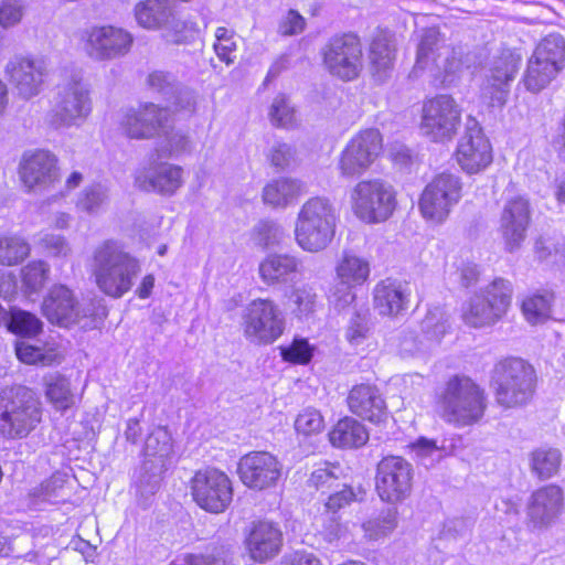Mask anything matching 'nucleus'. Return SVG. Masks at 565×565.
<instances>
[{
	"label": "nucleus",
	"instance_id": "1",
	"mask_svg": "<svg viewBox=\"0 0 565 565\" xmlns=\"http://www.w3.org/2000/svg\"><path fill=\"white\" fill-rule=\"evenodd\" d=\"M140 273V262L115 241H106L94 250L92 275L97 288L110 298L119 299L130 291Z\"/></svg>",
	"mask_w": 565,
	"mask_h": 565
},
{
	"label": "nucleus",
	"instance_id": "2",
	"mask_svg": "<svg viewBox=\"0 0 565 565\" xmlns=\"http://www.w3.org/2000/svg\"><path fill=\"white\" fill-rule=\"evenodd\" d=\"M440 417L456 427L478 423L484 415L488 401L484 390L465 375L451 376L437 397Z\"/></svg>",
	"mask_w": 565,
	"mask_h": 565
},
{
	"label": "nucleus",
	"instance_id": "3",
	"mask_svg": "<svg viewBox=\"0 0 565 565\" xmlns=\"http://www.w3.org/2000/svg\"><path fill=\"white\" fill-rule=\"evenodd\" d=\"M339 212L326 196L308 199L300 207L295 222V241L305 252L324 250L335 235Z\"/></svg>",
	"mask_w": 565,
	"mask_h": 565
},
{
	"label": "nucleus",
	"instance_id": "4",
	"mask_svg": "<svg viewBox=\"0 0 565 565\" xmlns=\"http://www.w3.org/2000/svg\"><path fill=\"white\" fill-rule=\"evenodd\" d=\"M41 418V402L29 387L15 385L0 392V435L3 438L28 437Z\"/></svg>",
	"mask_w": 565,
	"mask_h": 565
},
{
	"label": "nucleus",
	"instance_id": "5",
	"mask_svg": "<svg viewBox=\"0 0 565 565\" xmlns=\"http://www.w3.org/2000/svg\"><path fill=\"white\" fill-rule=\"evenodd\" d=\"M535 374L524 360L509 358L499 361L491 375L497 403L504 408L525 405L534 393Z\"/></svg>",
	"mask_w": 565,
	"mask_h": 565
},
{
	"label": "nucleus",
	"instance_id": "6",
	"mask_svg": "<svg viewBox=\"0 0 565 565\" xmlns=\"http://www.w3.org/2000/svg\"><path fill=\"white\" fill-rule=\"evenodd\" d=\"M354 215L366 224L386 221L396 207V191L387 181L374 178L359 181L350 192Z\"/></svg>",
	"mask_w": 565,
	"mask_h": 565
},
{
	"label": "nucleus",
	"instance_id": "7",
	"mask_svg": "<svg viewBox=\"0 0 565 565\" xmlns=\"http://www.w3.org/2000/svg\"><path fill=\"white\" fill-rule=\"evenodd\" d=\"M520 64V54L511 50H503L494 55L484 68L479 90L480 99L491 108H503Z\"/></svg>",
	"mask_w": 565,
	"mask_h": 565
},
{
	"label": "nucleus",
	"instance_id": "8",
	"mask_svg": "<svg viewBox=\"0 0 565 565\" xmlns=\"http://www.w3.org/2000/svg\"><path fill=\"white\" fill-rule=\"evenodd\" d=\"M511 296L510 281L502 278L493 280L483 292L470 298L462 312L465 323L473 328L494 324L505 315Z\"/></svg>",
	"mask_w": 565,
	"mask_h": 565
},
{
	"label": "nucleus",
	"instance_id": "9",
	"mask_svg": "<svg viewBox=\"0 0 565 565\" xmlns=\"http://www.w3.org/2000/svg\"><path fill=\"white\" fill-rule=\"evenodd\" d=\"M461 122V108L449 95H437L424 102L419 130L434 142L451 140Z\"/></svg>",
	"mask_w": 565,
	"mask_h": 565
},
{
	"label": "nucleus",
	"instance_id": "10",
	"mask_svg": "<svg viewBox=\"0 0 565 565\" xmlns=\"http://www.w3.org/2000/svg\"><path fill=\"white\" fill-rule=\"evenodd\" d=\"M461 190L458 175L447 172L437 174L420 195L419 210L423 217L436 224L445 222L460 201Z\"/></svg>",
	"mask_w": 565,
	"mask_h": 565
},
{
	"label": "nucleus",
	"instance_id": "11",
	"mask_svg": "<svg viewBox=\"0 0 565 565\" xmlns=\"http://www.w3.org/2000/svg\"><path fill=\"white\" fill-rule=\"evenodd\" d=\"M383 149L380 131L367 128L355 134L340 153L338 168L343 177H359L366 172Z\"/></svg>",
	"mask_w": 565,
	"mask_h": 565
},
{
	"label": "nucleus",
	"instance_id": "12",
	"mask_svg": "<svg viewBox=\"0 0 565 565\" xmlns=\"http://www.w3.org/2000/svg\"><path fill=\"white\" fill-rule=\"evenodd\" d=\"M413 467L399 456L383 457L375 473V490L387 503H398L409 497L413 486Z\"/></svg>",
	"mask_w": 565,
	"mask_h": 565
},
{
	"label": "nucleus",
	"instance_id": "13",
	"mask_svg": "<svg viewBox=\"0 0 565 565\" xmlns=\"http://www.w3.org/2000/svg\"><path fill=\"white\" fill-rule=\"evenodd\" d=\"M329 73L343 81L355 79L363 68L362 45L352 33L333 36L322 50Z\"/></svg>",
	"mask_w": 565,
	"mask_h": 565
},
{
	"label": "nucleus",
	"instance_id": "14",
	"mask_svg": "<svg viewBox=\"0 0 565 565\" xmlns=\"http://www.w3.org/2000/svg\"><path fill=\"white\" fill-rule=\"evenodd\" d=\"M191 493L199 507L212 513L223 512L233 499L227 475L212 468L195 472L191 479Z\"/></svg>",
	"mask_w": 565,
	"mask_h": 565
},
{
	"label": "nucleus",
	"instance_id": "15",
	"mask_svg": "<svg viewBox=\"0 0 565 565\" xmlns=\"http://www.w3.org/2000/svg\"><path fill=\"white\" fill-rule=\"evenodd\" d=\"M245 335L253 342L270 343L282 334L284 317L269 299H255L243 316Z\"/></svg>",
	"mask_w": 565,
	"mask_h": 565
},
{
	"label": "nucleus",
	"instance_id": "16",
	"mask_svg": "<svg viewBox=\"0 0 565 565\" xmlns=\"http://www.w3.org/2000/svg\"><path fill=\"white\" fill-rule=\"evenodd\" d=\"M282 465L267 451H250L244 455L237 466L242 482L253 490L275 487L281 477Z\"/></svg>",
	"mask_w": 565,
	"mask_h": 565
},
{
	"label": "nucleus",
	"instance_id": "17",
	"mask_svg": "<svg viewBox=\"0 0 565 565\" xmlns=\"http://www.w3.org/2000/svg\"><path fill=\"white\" fill-rule=\"evenodd\" d=\"M19 97L30 99L42 90L47 75L45 62L41 58L14 56L4 68Z\"/></svg>",
	"mask_w": 565,
	"mask_h": 565
},
{
	"label": "nucleus",
	"instance_id": "18",
	"mask_svg": "<svg viewBox=\"0 0 565 565\" xmlns=\"http://www.w3.org/2000/svg\"><path fill=\"white\" fill-rule=\"evenodd\" d=\"M19 175L29 191H42L60 179L57 159L45 150L25 152L19 164Z\"/></svg>",
	"mask_w": 565,
	"mask_h": 565
},
{
	"label": "nucleus",
	"instance_id": "19",
	"mask_svg": "<svg viewBox=\"0 0 565 565\" xmlns=\"http://www.w3.org/2000/svg\"><path fill=\"white\" fill-rule=\"evenodd\" d=\"M456 159L460 168L469 174L484 170L492 162V147L475 120L458 142Z\"/></svg>",
	"mask_w": 565,
	"mask_h": 565
},
{
	"label": "nucleus",
	"instance_id": "20",
	"mask_svg": "<svg viewBox=\"0 0 565 565\" xmlns=\"http://www.w3.org/2000/svg\"><path fill=\"white\" fill-rule=\"evenodd\" d=\"M564 509V495L559 487L548 484L535 490L529 498L526 518L534 530L550 527L559 518Z\"/></svg>",
	"mask_w": 565,
	"mask_h": 565
},
{
	"label": "nucleus",
	"instance_id": "21",
	"mask_svg": "<svg viewBox=\"0 0 565 565\" xmlns=\"http://www.w3.org/2000/svg\"><path fill=\"white\" fill-rule=\"evenodd\" d=\"M416 67L425 68L430 62L446 73L459 71L461 62L454 56L455 52L445 45L437 28H426L418 32Z\"/></svg>",
	"mask_w": 565,
	"mask_h": 565
},
{
	"label": "nucleus",
	"instance_id": "22",
	"mask_svg": "<svg viewBox=\"0 0 565 565\" xmlns=\"http://www.w3.org/2000/svg\"><path fill=\"white\" fill-rule=\"evenodd\" d=\"M169 120L170 111L168 108L147 104L137 110H128L121 120V126L128 137L146 139L156 136L160 131L167 134Z\"/></svg>",
	"mask_w": 565,
	"mask_h": 565
},
{
	"label": "nucleus",
	"instance_id": "23",
	"mask_svg": "<svg viewBox=\"0 0 565 565\" xmlns=\"http://www.w3.org/2000/svg\"><path fill=\"white\" fill-rule=\"evenodd\" d=\"M530 215V204L525 198L515 196L505 202L501 213L500 231L509 252L520 248L525 239Z\"/></svg>",
	"mask_w": 565,
	"mask_h": 565
},
{
	"label": "nucleus",
	"instance_id": "24",
	"mask_svg": "<svg viewBox=\"0 0 565 565\" xmlns=\"http://www.w3.org/2000/svg\"><path fill=\"white\" fill-rule=\"evenodd\" d=\"M135 184L145 192L172 195L183 184V169L168 162L153 163L137 171Z\"/></svg>",
	"mask_w": 565,
	"mask_h": 565
},
{
	"label": "nucleus",
	"instance_id": "25",
	"mask_svg": "<svg viewBox=\"0 0 565 565\" xmlns=\"http://www.w3.org/2000/svg\"><path fill=\"white\" fill-rule=\"evenodd\" d=\"M132 44V36L114 26L93 28L86 33V51L96 60H109L126 54Z\"/></svg>",
	"mask_w": 565,
	"mask_h": 565
},
{
	"label": "nucleus",
	"instance_id": "26",
	"mask_svg": "<svg viewBox=\"0 0 565 565\" xmlns=\"http://www.w3.org/2000/svg\"><path fill=\"white\" fill-rule=\"evenodd\" d=\"M411 294L408 282L384 279L373 289V307L380 316L396 318L408 309Z\"/></svg>",
	"mask_w": 565,
	"mask_h": 565
},
{
	"label": "nucleus",
	"instance_id": "27",
	"mask_svg": "<svg viewBox=\"0 0 565 565\" xmlns=\"http://www.w3.org/2000/svg\"><path fill=\"white\" fill-rule=\"evenodd\" d=\"M348 405L353 414L372 423H380L387 416L385 401L374 385H355L349 393Z\"/></svg>",
	"mask_w": 565,
	"mask_h": 565
},
{
	"label": "nucleus",
	"instance_id": "28",
	"mask_svg": "<svg viewBox=\"0 0 565 565\" xmlns=\"http://www.w3.org/2000/svg\"><path fill=\"white\" fill-rule=\"evenodd\" d=\"M282 543V534L271 522L260 521L253 525L246 539V546L253 559L267 561L278 554Z\"/></svg>",
	"mask_w": 565,
	"mask_h": 565
},
{
	"label": "nucleus",
	"instance_id": "29",
	"mask_svg": "<svg viewBox=\"0 0 565 565\" xmlns=\"http://www.w3.org/2000/svg\"><path fill=\"white\" fill-rule=\"evenodd\" d=\"M337 277L344 286L342 298L339 299V306H348L354 299L355 295L352 288L366 281L370 275L369 262L355 254L345 253L337 265Z\"/></svg>",
	"mask_w": 565,
	"mask_h": 565
},
{
	"label": "nucleus",
	"instance_id": "30",
	"mask_svg": "<svg viewBox=\"0 0 565 565\" xmlns=\"http://www.w3.org/2000/svg\"><path fill=\"white\" fill-rule=\"evenodd\" d=\"M173 452L171 434L166 427L158 426L146 438L143 463L146 468L156 467L158 470H168Z\"/></svg>",
	"mask_w": 565,
	"mask_h": 565
},
{
	"label": "nucleus",
	"instance_id": "31",
	"mask_svg": "<svg viewBox=\"0 0 565 565\" xmlns=\"http://www.w3.org/2000/svg\"><path fill=\"white\" fill-rule=\"evenodd\" d=\"M300 260L289 254H269L258 266V274L266 285L284 284L288 277L299 271Z\"/></svg>",
	"mask_w": 565,
	"mask_h": 565
},
{
	"label": "nucleus",
	"instance_id": "32",
	"mask_svg": "<svg viewBox=\"0 0 565 565\" xmlns=\"http://www.w3.org/2000/svg\"><path fill=\"white\" fill-rule=\"evenodd\" d=\"M306 192V185L300 180L278 178L264 186L263 200L271 207L285 209Z\"/></svg>",
	"mask_w": 565,
	"mask_h": 565
},
{
	"label": "nucleus",
	"instance_id": "33",
	"mask_svg": "<svg viewBox=\"0 0 565 565\" xmlns=\"http://www.w3.org/2000/svg\"><path fill=\"white\" fill-rule=\"evenodd\" d=\"M395 45L386 36L375 38L370 46L369 67L372 77L385 82L392 74L395 61Z\"/></svg>",
	"mask_w": 565,
	"mask_h": 565
},
{
	"label": "nucleus",
	"instance_id": "34",
	"mask_svg": "<svg viewBox=\"0 0 565 565\" xmlns=\"http://www.w3.org/2000/svg\"><path fill=\"white\" fill-rule=\"evenodd\" d=\"M46 319L63 328L71 324V290L65 285H54L42 303Z\"/></svg>",
	"mask_w": 565,
	"mask_h": 565
},
{
	"label": "nucleus",
	"instance_id": "35",
	"mask_svg": "<svg viewBox=\"0 0 565 565\" xmlns=\"http://www.w3.org/2000/svg\"><path fill=\"white\" fill-rule=\"evenodd\" d=\"M330 443L340 448H359L369 440L365 426L354 418L345 417L329 433Z\"/></svg>",
	"mask_w": 565,
	"mask_h": 565
},
{
	"label": "nucleus",
	"instance_id": "36",
	"mask_svg": "<svg viewBox=\"0 0 565 565\" xmlns=\"http://www.w3.org/2000/svg\"><path fill=\"white\" fill-rule=\"evenodd\" d=\"M67 481V472L56 471L49 479L30 491V504L34 508H39L43 503H58L65 501Z\"/></svg>",
	"mask_w": 565,
	"mask_h": 565
},
{
	"label": "nucleus",
	"instance_id": "37",
	"mask_svg": "<svg viewBox=\"0 0 565 565\" xmlns=\"http://www.w3.org/2000/svg\"><path fill=\"white\" fill-rule=\"evenodd\" d=\"M138 23L146 29H157L168 23L173 17L170 0H145L135 8Z\"/></svg>",
	"mask_w": 565,
	"mask_h": 565
},
{
	"label": "nucleus",
	"instance_id": "38",
	"mask_svg": "<svg viewBox=\"0 0 565 565\" xmlns=\"http://www.w3.org/2000/svg\"><path fill=\"white\" fill-rule=\"evenodd\" d=\"M166 470H158L156 467L146 468L142 462L138 476L132 484L137 503L143 509L148 508L152 498L161 484V477Z\"/></svg>",
	"mask_w": 565,
	"mask_h": 565
},
{
	"label": "nucleus",
	"instance_id": "39",
	"mask_svg": "<svg viewBox=\"0 0 565 565\" xmlns=\"http://www.w3.org/2000/svg\"><path fill=\"white\" fill-rule=\"evenodd\" d=\"M532 56L562 71L565 66V40L557 33H551L537 44Z\"/></svg>",
	"mask_w": 565,
	"mask_h": 565
},
{
	"label": "nucleus",
	"instance_id": "40",
	"mask_svg": "<svg viewBox=\"0 0 565 565\" xmlns=\"http://www.w3.org/2000/svg\"><path fill=\"white\" fill-rule=\"evenodd\" d=\"M561 71L535 58L530 57L523 76V84L529 92L539 93L544 89Z\"/></svg>",
	"mask_w": 565,
	"mask_h": 565
},
{
	"label": "nucleus",
	"instance_id": "41",
	"mask_svg": "<svg viewBox=\"0 0 565 565\" xmlns=\"http://www.w3.org/2000/svg\"><path fill=\"white\" fill-rule=\"evenodd\" d=\"M50 266L43 260H32L20 270L22 289L26 295L39 294L49 280Z\"/></svg>",
	"mask_w": 565,
	"mask_h": 565
},
{
	"label": "nucleus",
	"instance_id": "42",
	"mask_svg": "<svg viewBox=\"0 0 565 565\" xmlns=\"http://www.w3.org/2000/svg\"><path fill=\"white\" fill-rule=\"evenodd\" d=\"M15 352L18 359L25 364L51 366L62 361V356L55 349H42L25 342H18Z\"/></svg>",
	"mask_w": 565,
	"mask_h": 565
},
{
	"label": "nucleus",
	"instance_id": "43",
	"mask_svg": "<svg viewBox=\"0 0 565 565\" xmlns=\"http://www.w3.org/2000/svg\"><path fill=\"white\" fill-rule=\"evenodd\" d=\"M397 526V510L388 508L377 516L362 524L364 535L371 541H376L391 534Z\"/></svg>",
	"mask_w": 565,
	"mask_h": 565
},
{
	"label": "nucleus",
	"instance_id": "44",
	"mask_svg": "<svg viewBox=\"0 0 565 565\" xmlns=\"http://www.w3.org/2000/svg\"><path fill=\"white\" fill-rule=\"evenodd\" d=\"M561 465V452L555 448H540L531 455V469L540 479L555 475Z\"/></svg>",
	"mask_w": 565,
	"mask_h": 565
},
{
	"label": "nucleus",
	"instance_id": "45",
	"mask_svg": "<svg viewBox=\"0 0 565 565\" xmlns=\"http://www.w3.org/2000/svg\"><path fill=\"white\" fill-rule=\"evenodd\" d=\"M552 300L551 294L526 297L521 307L525 320L533 326L545 322L551 316Z\"/></svg>",
	"mask_w": 565,
	"mask_h": 565
},
{
	"label": "nucleus",
	"instance_id": "46",
	"mask_svg": "<svg viewBox=\"0 0 565 565\" xmlns=\"http://www.w3.org/2000/svg\"><path fill=\"white\" fill-rule=\"evenodd\" d=\"M268 118L273 126L278 128H291L297 122L296 109L285 94H278L273 99Z\"/></svg>",
	"mask_w": 565,
	"mask_h": 565
},
{
	"label": "nucleus",
	"instance_id": "47",
	"mask_svg": "<svg viewBox=\"0 0 565 565\" xmlns=\"http://www.w3.org/2000/svg\"><path fill=\"white\" fill-rule=\"evenodd\" d=\"M30 254V245L19 236L0 237V265L13 266Z\"/></svg>",
	"mask_w": 565,
	"mask_h": 565
},
{
	"label": "nucleus",
	"instance_id": "48",
	"mask_svg": "<svg viewBox=\"0 0 565 565\" xmlns=\"http://www.w3.org/2000/svg\"><path fill=\"white\" fill-rule=\"evenodd\" d=\"M42 321L33 313L23 310H14L10 313L7 328L21 337H35L42 330Z\"/></svg>",
	"mask_w": 565,
	"mask_h": 565
},
{
	"label": "nucleus",
	"instance_id": "49",
	"mask_svg": "<svg viewBox=\"0 0 565 565\" xmlns=\"http://www.w3.org/2000/svg\"><path fill=\"white\" fill-rule=\"evenodd\" d=\"M339 472L340 467L338 465L326 462L311 472L307 481L308 487L321 493H327L339 487Z\"/></svg>",
	"mask_w": 565,
	"mask_h": 565
},
{
	"label": "nucleus",
	"instance_id": "50",
	"mask_svg": "<svg viewBox=\"0 0 565 565\" xmlns=\"http://www.w3.org/2000/svg\"><path fill=\"white\" fill-rule=\"evenodd\" d=\"M422 331L431 340H439L449 328V317L440 307L429 309L422 321Z\"/></svg>",
	"mask_w": 565,
	"mask_h": 565
},
{
	"label": "nucleus",
	"instance_id": "51",
	"mask_svg": "<svg viewBox=\"0 0 565 565\" xmlns=\"http://www.w3.org/2000/svg\"><path fill=\"white\" fill-rule=\"evenodd\" d=\"M284 237L285 231L277 222L265 220L254 227V239L264 248L280 244Z\"/></svg>",
	"mask_w": 565,
	"mask_h": 565
},
{
	"label": "nucleus",
	"instance_id": "52",
	"mask_svg": "<svg viewBox=\"0 0 565 565\" xmlns=\"http://www.w3.org/2000/svg\"><path fill=\"white\" fill-rule=\"evenodd\" d=\"M52 108L49 114L50 122L54 127L68 126L71 120V89L64 87L58 90L52 102Z\"/></svg>",
	"mask_w": 565,
	"mask_h": 565
},
{
	"label": "nucleus",
	"instance_id": "53",
	"mask_svg": "<svg viewBox=\"0 0 565 565\" xmlns=\"http://www.w3.org/2000/svg\"><path fill=\"white\" fill-rule=\"evenodd\" d=\"M371 333V319L367 312H355L348 324L345 338L351 345L358 347L364 343Z\"/></svg>",
	"mask_w": 565,
	"mask_h": 565
},
{
	"label": "nucleus",
	"instance_id": "54",
	"mask_svg": "<svg viewBox=\"0 0 565 565\" xmlns=\"http://www.w3.org/2000/svg\"><path fill=\"white\" fill-rule=\"evenodd\" d=\"M71 383L67 377L57 375L47 384L46 396L56 409L70 407Z\"/></svg>",
	"mask_w": 565,
	"mask_h": 565
},
{
	"label": "nucleus",
	"instance_id": "55",
	"mask_svg": "<svg viewBox=\"0 0 565 565\" xmlns=\"http://www.w3.org/2000/svg\"><path fill=\"white\" fill-rule=\"evenodd\" d=\"M290 300L295 306L294 311L299 316H308L315 311L317 305V294L313 287L303 284L296 287L290 296Z\"/></svg>",
	"mask_w": 565,
	"mask_h": 565
},
{
	"label": "nucleus",
	"instance_id": "56",
	"mask_svg": "<svg viewBox=\"0 0 565 565\" xmlns=\"http://www.w3.org/2000/svg\"><path fill=\"white\" fill-rule=\"evenodd\" d=\"M295 428L305 436L316 435L323 430L324 420L319 411L308 407L297 416Z\"/></svg>",
	"mask_w": 565,
	"mask_h": 565
},
{
	"label": "nucleus",
	"instance_id": "57",
	"mask_svg": "<svg viewBox=\"0 0 565 565\" xmlns=\"http://www.w3.org/2000/svg\"><path fill=\"white\" fill-rule=\"evenodd\" d=\"M280 350L285 361L307 364L312 358L315 348L309 344L307 339L295 338L289 345L282 347Z\"/></svg>",
	"mask_w": 565,
	"mask_h": 565
},
{
	"label": "nucleus",
	"instance_id": "58",
	"mask_svg": "<svg viewBox=\"0 0 565 565\" xmlns=\"http://www.w3.org/2000/svg\"><path fill=\"white\" fill-rule=\"evenodd\" d=\"M107 198V189L104 185L93 184L82 192L77 199L76 206L79 210L93 213L99 210Z\"/></svg>",
	"mask_w": 565,
	"mask_h": 565
},
{
	"label": "nucleus",
	"instance_id": "59",
	"mask_svg": "<svg viewBox=\"0 0 565 565\" xmlns=\"http://www.w3.org/2000/svg\"><path fill=\"white\" fill-rule=\"evenodd\" d=\"M26 11L24 0H2L0 3V26L10 29L19 24Z\"/></svg>",
	"mask_w": 565,
	"mask_h": 565
},
{
	"label": "nucleus",
	"instance_id": "60",
	"mask_svg": "<svg viewBox=\"0 0 565 565\" xmlns=\"http://www.w3.org/2000/svg\"><path fill=\"white\" fill-rule=\"evenodd\" d=\"M92 111L89 87L86 83L73 79V124L75 119H85Z\"/></svg>",
	"mask_w": 565,
	"mask_h": 565
},
{
	"label": "nucleus",
	"instance_id": "61",
	"mask_svg": "<svg viewBox=\"0 0 565 565\" xmlns=\"http://www.w3.org/2000/svg\"><path fill=\"white\" fill-rule=\"evenodd\" d=\"M216 42L214 50L220 60L226 64L234 62L236 51V43L233 41V32L226 28L220 26L215 31Z\"/></svg>",
	"mask_w": 565,
	"mask_h": 565
},
{
	"label": "nucleus",
	"instance_id": "62",
	"mask_svg": "<svg viewBox=\"0 0 565 565\" xmlns=\"http://www.w3.org/2000/svg\"><path fill=\"white\" fill-rule=\"evenodd\" d=\"M411 448L415 457L425 466L441 458V451L434 439L420 437L411 445Z\"/></svg>",
	"mask_w": 565,
	"mask_h": 565
},
{
	"label": "nucleus",
	"instance_id": "63",
	"mask_svg": "<svg viewBox=\"0 0 565 565\" xmlns=\"http://www.w3.org/2000/svg\"><path fill=\"white\" fill-rule=\"evenodd\" d=\"M192 150L190 138L181 131L171 132L160 149L161 157H179Z\"/></svg>",
	"mask_w": 565,
	"mask_h": 565
},
{
	"label": "nucleus",
	"instance_id": "64",
	"mask_svg": "<svg viewBox=\"0 0 565 565\" xmlns=\"http://www.w3.org/2000/svg\"><path fill=\"white\" fill-rule=\"evenodd\" d=\"M148 85L152 90L162 94L167 99L173 98L177 93V83L174 77L162 71L152 72L148 76Z\"/></svg>",
	"mask_w": 565,
	"mask_h": 565
}]
</instances>
